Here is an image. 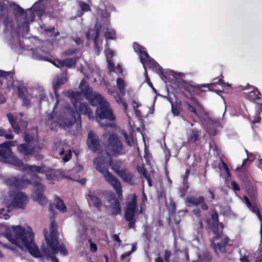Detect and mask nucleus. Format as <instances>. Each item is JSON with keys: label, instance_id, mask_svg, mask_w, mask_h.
Listing matches in <instances>:
<instances>
[{"label": "nucleus", "instance_id": "1", "mask_svg": "<svg viewBox=\"0 0 262 262\" xmlns=\"http://www.w3.org/2000/svg\"><path fill=\"white\" fill-rule=\"evenodd\" d=\"M2 235L21 249L25 248L35 258L45 256L47 259H51L52 262H59L55 256L56 253L44 244L41 246V250H39L35 244L34 234L30 227H28L26 230L20 225L13 226L11 229L2 233Z\"/></svg>", "mask_w": 262, "mask_h": 262}, {"label": "nucleus", "instance_id": "2", "mask_svg": "<svg viewBox=\"0 0 262 262\" xmlns=\"http://www.w3.org/2000/svg\"><path fill=\"white\" fill-rule=\"evenodd\" d=\"M17 162L15 166L23 170L28 171V174L32 178L35 187V191L33 194L34 199L41 206L46 205L47 199L43 193L45 187L41 183V178L37 176L38 173L43 174L46 172V165L43 164L40 166L29 165L24 164L22 160H17Z\"/></svg>", "mask_w": 262, "mask_h": 262}, {"label": "nucleus", "instance_id": "3", "mask_svg": "<svg viewBox=\"0 0 262 262\" xmlns=\"http://www.w3.org/2000/svg\"><path fill=\"white\" fill-rule=\"evenodd\" d=\"M102 138L104 150L108 157H117L125 153L123 143L116 133H104Z\"/></svg>", "mask_w": 262, "mask_h": 262}, {"label": "nucleus", "instance_id": "4", "mask_svg": "<svg viewBox=\"0 0 262 262\" xmlns=\"http://www.w3.org/2000/svg\"><path fill=\"white\" fill-rule=\"evenodd\" d=\"M50 233L48 235V230H43V235L46 241L47 246L50 249L52 250L56 254L60 252L61 254L64 256L68 253L67 249L64 245H59L58 241V227L57 224L55 221H52L50 225Z\"/></svg>", "mask_w": 262, "mask_h": 262}, {"label": "nucleus", "instance_id": "5", "mask_svg": "<svg viewBox=\"0 0 262 262\" xmlns=\"http://www.w3.org/2000/svg\"><path fill=\"white\" fill-rule=\"evenodd\" d=\"M50 233L48 235V230H43V235L46 241L47 246L50 249L52 250L56 254L60 252L61 254L64 256L68 253L67 249L64 245H59L58 241V227L57 224L55 221H52L50 225Z\"/></svg>", "mask_w": 262, "mask_h": 262}, {"label": "nucleus", "instance_id": "6", "mask_svg": "<svg viewBox=\"0 0 262 262\" xmlns=\"http://www.w3.org/2000/svg\"><path fill=\"white\" fill-rule=\"evenodd\" d=\"M97 159L94 163L96 164V169L101 172L106 181L115 190L118 197H122V186L119 180L115 176L111 173L106 166H103V163Z\"/></svg>", "mask_w": 262, "mask_h": 262}, {"label": "nucleus", "instance_id": "7", "mask_svg": "<svg viewBox=\"0 0 262 262\" xmlns=\"http://www.w3.org/2000/svg\"><path fill=\"white\" fill-rule=\"evenodd\" d=\"M16 141L5 142L0 145V160L6 163L11 164L14 166L17 165L18 158L12 151L11 146L17 145Z\"/></svg>", "mask_w": 262, "mask_h": 262}, {"label": "nucleus", "instance_id": "8", "mask_svg": "<svg viewBox=\"0 0 262 262\" xmlns=\"http://www.w3.org/2000/svg\"><path fill=\"white\" fill-rule=\"evenodd\" d=\"M138 210L137 196L135 193L129 194L127 198L126 207L125 210L124 217L128 222L129 228H134L136 223L135 215Z\"/></svg>", "mask_w": 262, "mask_h": 262}, {"label": "nucleus", "instance_id": "9", "mask_svg": "<svg viewBox=\"0 0 262 262\" xmlns=\"http://www.w3.org/2000/svg\"><path fill=\"white\" fill-rule=\"evenodd\" d=\"M96 115L100 119L106 120V122H100L102 127H112L113 123L116 120V117L108 102H105L99 106L96 109Z\"/></svg>", "mask_w": 262, "mask_h": 262}, {"label": "nucleus", "instance_id": "10", "mask_svg": "<svg viewBox=\"0 0 262 262\" xmlns=\"http://www.w3.org/2000/svg\"><path fill=\"white\" fill-rule=\"evenodd\" d=\"M111 193L107 191L100 189L89 190L86 197H89L94 207L96 208L98 211H100L103 203L111 201V199H109V198L112 195Z\"/></svg>", "mask_w": 262, "mask_h": 262}, {"label": "nucleus", "instance_id": "11", "mask_svg": "<svg viewBox=\"0 0 262 262\" xmlns=\"http://www.w3.org/2000/svg\"><path fill=\"white\" fill-rule=\"evenodd\" d=\"M82 82L83 81L81 82L80 84L81 92L93 105H96L98 104L99 106H101V104L102 105L105 102H107L104 100L100 94L94 93L92 89L89 85H82Z\"/></svg>", "mask_w": 262, "mask_h": 262}, {"label": "nucleus", "instance_id": "12", "mask_svg": "<svg viewBox=\"0 0 262 262\" xmlns=\"http://www.w3.org/2000/svg\"><path fill=\"white\" fill-rule=\"evenodd\" d=\"M223 78V75L221 74L219 78H215L213 79L214 82L212 83L193 85L194 92L196 94H202L203 92L207 91H215L214 88L216 84L221 85L222 86H224L226 84Z\"/></svg>", "mask_w": 262, "mask_h": 262}, {"label": "nucleus", "instance_id": "13", "mask_svg": "<svg viewBox=\"0 0 262 262\" xmlns=\"http://www.w3.org/2000/svg\"><path fill=\"white\" fill-rule=\"evenodd\" d=\"M231 241L228 236H225L220 242L215 244H212V248L216 254L219 253L224 254H230L232 251V244L230 243Z\"/></svg>", "mask_w": 262, "mask_h": 262}, {"label": "nucleus", "instance_id": "14", "mask_svg": "<svg viewBox=\"0 0 262 262\" xmlns=\"http://www.w3.org/2000/svg\"><path fill=\"white\" fill-rule=\"evenodd\" d=\"M87 145L89 148L94 152L101 153L103 151L100 140L97 135L90 130L88 133Z\"/></svg>", "mask_w": 262, "mask_h": 262}, {"label": "nucleus", "instance_id": "15", "mask_svg": "<svg viewBox=\"0 0 262 262\" xmlns=\"http://www.w3.org/2000/svg\"><path fill=\"white\" fill-rule=\"evenodd\" d=\"M6 182L8 186L17 190H21L31 183V181L25 177L9 178L6 179Z\"/></svg>", "mask_w": 262, "mask_h": 262}, {"label": "nucleus", "instance_id": "16", "mask_svg": "<svg viewBox=\"0 0 262 262\" xmlns=\"http://www.w3.org/2000/svg\"><path fill=\"white\" fill-rule=\"evenodd\" d=\"M7 116L9 122L15 133L19 134L21 130L25 129L27 128L28 122L26 120L21 118L17 121V117H14L11 113L7 114Z\"/></svg>", "mask_w": 262, "mask_h": 262}, {"label": "nucleus", "instance_id": "17", "mask_svg": "<svg viewBox=\"0 0 262 262\" xmlns=\"http://www.w3.org/2000/svg\"><path fill=\"white\" fill-rule=\"evenodd\" d=\"M205 200V198L203 196H199L198 197L188 196L186 198L185 201L187 206H198L201 205V208L203 210L207 211L209 207Z\"/></svg>", "mask_w": 262, "mask_h": 262}, {"label": "nucleus", "instance_id": "18", "mask_svg": "<svg viewBox=\"0 0 262 262\" xmlns=\"http://www.w3.org/2000/svg\"><path fill=\"white\" fill-rule=\"evenodd\" d=\"M55 201L56 202L55 205L54 206L53 204H50L49 206V211L52 215L51 217L52 219H54L56 215V212L54 210V207L62 213H66L67 212V207L62 199L58 196H56Z\"/></svg>", "mask_w": 262, "mask_h": 262}, {"label": "nucleus", "instance_id": "19", "mask_svg": "<svg viewBox=\"0 0 262 262\" xmlns=\"http://www.w3.org/2000/svg\"><path fill=\"white\" fill-rule=\"evenodd\" d=\"M28 201V197L23 192H18L14 195L12 201V205L17 208H23Z\"/></svg>", "mask_w": 262, "mask_h": 262}, {"label": "nucleus", "instance_id": "20", "mask_svg": "<svg viewBox=\"0 0 262 262\" xmlns=\"http://www.w3.org/2000/svg\"><path fill=\"white\" fill-rule=\"evenodd\" d=\"M55 152L58 153L62 157V160L64 162H68L72 158V152L69 147L64 144H59L55 148Z\"/></svg>", "mask_w": 262, "mask_h": 262}, {"label": "nucleus", "instance_id": "21", "mask_svg": "<svg viewBox=\"0 0 262 262\" xmlns=\"http://www.w3.org/2000/svg\"><path fill=\"white\" fill-rule=\"evenodd\" d=\"M145 59V62H144V68L145 69V72L146 71V68L145 66V64H146L149 68L151 69H158L159 74L161 76H163L166 78L164 74L163 70L162 68L151 57L148 55V57H144Z\"/></svg>", "mask_w": 262, "mask_h": 262}, {"label": "nucleus", "instance_id": "22", "mask_svg": "<svg viewBox=\"0 0 262 262\" xmlns=\"http://www.w3.org/2000/svg\"><path fill=\"white\" fill-rule=\"evenodd\" d=\"M18 152L25 158L26 157L31 156L33 154L35 147L28 143H23L18 145Z\"/></svg>", "mask_w": 262, "mask_h": 262}, {"label": "nucleus", "instance_id": "23", "mask_svg": "<svg viewBox=\"0 0 262 262\" xmlns=\"http://www.w3.org/2000/svg\"><path fill=\"white\" fill-rule=\"evenodd\" d=\"M18 96L23 101L24 106H28L30 105V100L29 95L28 94V91L25 87L18 86L17 87Z\"/></svg>", "mask_w": 262, "mask_h": 262}, {"label": "nucleus", "instance_id": "24", "mask_svg": "<svg viewBox=\"0 0 262 262\" xmlns=\"http://www.w3.org/2000/svg\"><path fill=\"white\" fill-rule=\"evenodd\" d=\"M124 182L128 183L129 184L133 185L134 184V176L132 174L128 168H125L122 169L119 173L117 174Z\"/></svg>", "mask_w": 262, "mask_h": 262}, {"label": "nucleus", "instance_id": "25", "mask_svg": "<svg viewBox=\"0 0 262 262\" xmlns=\"http://www.w3.org/2000/svg\"><path fill=\"white\" fill-rule=\"evenodd\" d=\"M247 86L248 87L247 89L252 88L253 90L247 94L246 99L251 101H255L256 100L260 99L261 93L256 86L251 85L249 84H248Z\"/></svg>", "mask_w": 262, "mask_h": 262}, {"label": "nucleus", "instance_id": "26", "mask_svg": "<svg viewBox=\"0 0 262 262\" xmlns=\"http://www.w3.org/2000/svg\"><path fill=\"white\" fill-rule=\"evenodd\" d=\"M133 48L135 52L139 55L140 62L142 63L143 66H144L145 59L144 57L148 56V54L145 51V48L139 45L138 43L135 42L133 43Z\"/></svg>", "mask_w": 262, "mask_h": 262}, {"label": "nucleus", "instance_id": "27", "mask_svg": "<svg viewBox=\"0 0 262 262\" xmlns=\"http://www.w3.org/2000/svg\"><path fill=\"white\" fill-rule=\"evenodd\" d=\"M77 112L79 114H84L87 115L89 118H93V113L91 108L85 103H81L79 106H76Z\"/></svg>", "mask_w": 262, "mask_h": 262}, {"label": "nucleus", "instance_id": "28", "mask_svg": "<svg viewBox=\"0 0 262 262\" xmlns=\"http://www.w3.org/2000/svg\"><path fill=\"white\" fill-rule=\"evenodd\" d=\"M111 195H111V196L109 198V199H111V201L112 200L114 201V203L112 205V214H120L121 212V207L120 202L117 199L115 198L114 194L111 193Z\"/></svg>", "mask_w": 262, "mask_h": 262}, {"label": "nucleus", "instance_id": "29", "mask_svg": "<svg viewBox=\"0 0 262 262\" xmlns=\"http://www.w3.org/2000/svg\"><path fill=\"white\" fill-rule=\"evenodd\" d=\"M101 28V25L98 26L97 25H96L94 30V33L92 35V38L94 43V48L95 50H97L98 51H99V50L98 38L100 33Z\"/></svg>", "mask_w": 262, "mask_h": 262}, {"label": "nucleus", "instance_id": "30", "mask_svg": "<svg viewBox=\"0 0 262 262\" xmlns=\"http://www.w3.org/2000/svg\"><path fill=\"white\" fill-rule=\"evenodd\" d=\"M251 211L254 212L257 216L260 222V239L261 242H262V215L260 213V210L258 207V205L256 203L251 204V207H248Z\"/></svg>", "mask_w": 262, "mask_h": 262}, {"label": "nucleus", "instance_id": "31", "mask_svg": "<svg viewBox=\"0 0 262 262\" xmlns=\"http://www.w3.org/2000/svg\"><path fill=\"white\" fill-rule=\"evenodd\" d=\"M67 93L68 96L71 98L74 108H76L81 96L80 93L77 91H69Z\"/></svg>", "mask_w": 262, "mask_h": 262}, {"label": "nucleus", "instance_id": "32", "mask_svg": "<svg viewBox=\"0 0 262 262\" xmlns=\"http://www.w3.org/2000/svg\"><path fill=\"white\" fill-rule=\"evenodd\" d=\"M169 101L170 102L171 105V112L176 116H179L180 114V110L181 108V102L180 100L177 99L175 103H174L172 99L170 98H168Z\"/></svg>", "mask_w": 262, "mask_h": 262}, {"label": "nucleus", "instance_id": "33", "mask_svg": "<svg viewBox=\"0 0 262 262\" xmlns=\"http://www.w3.org/2000/svg\"><path fill=\"white\" fill-rule=\"evenodd\" d=\"M108 165L117 174H118L121 170L120 169L121 161L120 160L114 161L112 158H110L108 160Z\"/></svg>", "mask_w": 262, "mask_h": 262}, {"label": "nucleus", "instance_id": "34", "mask_svg": "<svg viewBox=\"0 0 262 262\" xmlns=\"http://www.w3.org/2000/svg\"><path fill=\"white\" fill-rule=\"evenodd\" d=\"M78 57H74L73 58H66L62 61L63 67H66L68 68H74L76 67L77 61Z\"/></svg>", "mask_w": 262, "mask_h": 262}, {"label": "nucleus", "instance_id": "35", "mask_svg": "<svg viewBox=\"0 0 262 262\" xmlns=\"http://www.w3.org/2000/svg\"><path fill=\"white\" fill-rule=\"evenodd\" d=\"M207 226L214 235V239L217 240L221 237L222 232H219V224H207Z\"/></svg>", "mask_w": 262, "mask_h": 262}, {"label": "nucleus", "instance_id": "36", "mask_svg": "<svg viewBox=\"0 0 262 262\" xmlns=\"http://www.w3.org/2000/svg\"><path fill=\"white\" fill-rule=\"evenodd\" d=\"M42 0H39L33 5L32 9L34 12H37L40 14L44 12L45 10L42 4Z\"/></svg>", "mask_w": 262, "mask_h": 262}, {"label": "nucleus", "instance_id": "37", "mask_svg": "<svg viewBox=\"0 0 262 262\" xmlns=\"http://www.w3.org/2000/svg\"><path fill=\"white\" fill-rule=\"evenodd\" d=\"M199 137V132L196 129H192L191 134L188 138L189 143H195Z\"/></svg>", "mask_w": 262, "mask_h": 262}, {"label": "nucleus", "instance_id": "38", "mask_svg": "<svg viewBox=\"0 0 262 262\" xmlns=\"http://www.w3.org/2000/svg\"><path fill=\"white\" fill-rule=\"evenodd\" d=\"M64 83V80L61 77L58 78L53 83V89L54 94L57 97V91L60 88L62 84Z\"/></svg>", "mask_w": 262, "mask_h": 262}, {"label": "nucleus", "instance_id": "39", "mask_svg": "<svg viewBox=\"0 0 262 262\" xmlns=\"http://www.w3.org/2000/svg\"><path fill=\"white\" fill-rule=\"evenodd\" d=\"M117 85L122 96L125 94L124 80L121 78L117 79Z\"/></svg>", "mask_w": 262, "mask_h": 262}, {"label": "nucleus", "instance_id": "40", "mask_svg": "<svg viewBox=\"0 0 262 262\" xmlns=\"http://www.w3.org/2000/svg\"><path fill=\"white\" fill-rule=\"evenodd\" d=\"M116 31L112 29L106 28L104 37L106 39H115L116 38Z\"/></svg>", "mask_w": 262, "mask_h": 262}, {"label": "nucleus", "instance_id": "41", "mask_svg": "<svg viewBox=\"0 0 262 262\" xmlns=\"http://www.w3.org/2000/svg\"><path fill=\"white\" fill-rule=\"evenodd\" d=\"M195 84L196 85L198 84L192 81H190L189 83L186 82L183 85V88L185 91L189 92H192L195 95H200L201 94H196L194 92V88L193 87V85H195Z\"/></svg>", "mask_w": 262, "mask_h": 262}, {"label": "nucleus", "instance_id": "42", "mask_svg": "<svg viewBox=\"0 0 262 262\" xmlns=\"http://www.w3.org/2000/svg\"><path fill=\"white\" fill-rule=\"evenodd\" d=\"M211 220L207 219L206 222L207 224H219V215L216 211L212 213L211 215Z\"/></svg>", "mask_w": 262, "mask_h": 262}, {"label": "nucleus", "instance_id": "43", "mask_svg": "<svg viewBox=\"0 0 262 262\" xmlns=\"http://www.w3.org/2000/svg\"><path fill=\"white\" fill-rule=\"evenodd\" d=\"M188 188H189L188 183H185L183 182V186L180 187L179 188V190L180 196L181 198L184 197L186 195Z\"/></svg>", "mask_w": 262, "mask_h": 262}, {"label": "nucleus", "instance_id": "44", "mask_svg": "<svg viewBox=\"0 0 262 262\" xmlns=\"http://www.w3.org/2000/svg\"><path fill=\"white\" fill-rule=\"evenodd\" d=\"M78 4L82 12H84L91 11V9L89 4L82 1H79Z\"/></svg>", "mask_w": 262, "mask_h": 262}, {"label": "nucleus", "instance_id": "45", "mask_svg": "<svg viewBox=\"0 0 262 262\" xmlns=\"http://www.w3.org/2000/svg\"><path fill=\"white\" fill-rule=\"evenodd\" d=\"M151 228L147 226L145 228V231L143 233V236L144 237L148 242H150L151 235L150 233Z\"/></svg>", "mask_w": 262, "mask_h": 262}, {"label": "nucleus", "instance_id": "46", "mask_svg": "<svg viewBox=\"0 0 262 262\" xmlns=\"http://www.w3.org/2000/svg\"><path fill=\"white\" fill-rule=\"evenodd\" d=\"M184 103V106L189 112L193 113L197 116H198V113L196 111L195 108L192 106L189 102L185 101Z\"/></svg>", "mask_w": 262, "mask_h": 262}, {"label": "nucleus", "instance_id": "47", "mask_svg": "<svg viewBox=\"0 0 262 262\" xmlns=\"http://www.w3.org/2000/svg\"><path fill=\"white\" fill-rule=\"evenodd\" d=\"M123 135L125 138L126 143L129 146H132L134 145L133 136L131 135L130 136H129L128 134L125 132L123 133Z\"/></svg>", "mask_w": 262, "mask_h": 262}, {"label": "nucleus", "instance_id": "48", "mask_svg": "<svg viewBox=\"0 0 262 262\" xmlns=\"http://www.w3.org/2000/svg\"><path fill=\"white\" fill-rule=\"evenodd\" d=\"M14 13L15 15H19V16L23 15L24 14L26 15V13L24 9L19 5H16V7L14 8Z\"/></svg>", "mask_w": 262, "mask_h": 262}, {"label": "nucleus", "instance_id": "49", "mask_svg": "<svg viewBox=\"0 0 262 262\" xmlns=\"http://www.w3.org/2000/svg\"><path fill=\"white\" fill-rule=\"evenodd\" d=\"M52 169L48 168L46 169V172L44 173L46 174V178L48 180H52L54 177V174L51 173Z\"/></svg>", "mask_w": 262, "mask_h": 262}, {"label": "nucleus", "instance_id": "50", "mask_svg": "<svg viewBox=\"0 0 262 262\" xmlns=\"http://www.w3.org/2000/svg\"><path fill=\"white\" fill-rule=\"evenodd\" d=\"M24 140L26 142V143L30 144L34 140V136L26 133L24 136Z\"/></svg>", "mask_w": 262, "mask_h": 262}, {"label": "nucleus", "instance_id": "51", "mask_svg": "<svg viewBox=\"0 0 262 262\" xmlns=\"http://www.w3.org/2000/svg\"><path fill=\"white\" fill-rule=\"evenodd\" d=\"M220 161H221V163L222 164L223 168L224 169V170L226 171V174L227 175V177H231L230 170H229V168L228 167L227 164L224 161V160L222 159H220Z\"/></svg>", "mask_w": 262, "mask_h": 262}, {"label": "nucleus", "instance_id": "52", "mask_svg": "<svg viewBox=\"0 0 262 262\" xmlns=\"http://www.w3.org/2000/svg\"><path fill=\"white\" fill-rule=\"evenodd\" d=\"M171 255V252L169 250H165L164 251V262H169L170 257Z\"/></svg>", "mask_w": 262, "mask_h": 262}, {"label": "nucleus", "instance_id": "53", "mask_svg": "<svg viewBox=\"0 0 262 262\" xmlns=\"http://www.w3.org/2000/svg\"><path fill=\"white\" fill-rule=\"evenodd\" d=\"M10 217V216L6 212L4 208L0 209V218H4L5 220H7Z\"/></svg>", "mask_w": 262, "mask_h": 262}, {"label": "nucleus", "instance_id": "54", "mask_svg": "<svg viewBox=\"0 0 262 262\" xmlns=\"http://www.w3.org/2000/svg\"><path fill=\"white\" fill-rule=\"evenodd\" d=\"M76 122V117L75 113L73 112V114L71 115V120L68 122H65L66 125L70 126L73 125Z\"/></svg>", "mask_w": 262, "mask_h": 262}, {"label": "nucleus", "instance_id": "55", "mask_svg": "<svg viewBox=\"0 0 262 262\" xmlns=\"http://www.w3.org/2000/svg\"><path fill=\"white\" fill-rule=\"evenodd\" d=\"M231 185L232 186V189L234 191H237L240 190V186L236 182H235L234 181H232L231 182Z\"/></svg>", "mask_w": 262, "mask_h": 262}, {"label": "nucleus", "instance_id": "56", "mask_svg": "<svg viewBox=\"0 0 262 262\" xmlns=\"http://www.w3.org/2000/svg\"><path fill=\"white\" fill-rule=\"evenodd\" d=\"M190 172V170L189 169H187L186 170L184 176H183V182L185 183H188V177Z\"/></svg>", "mask_w": 262, "mask_h": 262}, {"label": "nucleus", "instance_id": "57", "mask_svg": "<svg viewBox=\"0 0 262 262\" xmlns=\"http://www.w3.org/2000/svg\"><path fill=\"white\" fill-rule=\"evenodd\" d=\"M145 74L146 75V80L147 81V82L148 84V85L152 88V90L155 92H157V90L153 86V84L152 83H151V82L150 81V79L147 75V71H145Z\"/></svg>", "mask_w": 262, "mask_h": 262}, {"label": "nucleus", "instance_id": "58", "mask_svg": "<svg viewBox=\"0 0 262 262\" xmlns=\"http://www.w3.org/2000/svg\"><path fill=\"white\" fill-rule=\"evenodd\" d=\"M261 120V117L260 116V114H256L255 113V116H254L253 119L252 120V123L253 124L258 123L260 122Z\"/></svg>", "mask_w": 262, "mask_h": 262}, {"label": "nucleus", "instance_id": "59", "mask_svg": "<svg viewBox=\"0 0 262 262\" xmlns=\"http://www.w3.org/2000/svg\"><path fill=\"white\" fill-rule=\"evenodd\" d=\"M76 53V49H68V50H66L64 52V55H66V56H70V55H73V54H75Z\"/></svg>", "mask_w": 262, "mask_h": 262}, {"label": "nucleus", "instance_id": "60", "mask_svg": "<svg viewBox=\"0 0 262 262\" xmlns=\"http://www.w3.org/2000/svg\"><path fill=\"white\" fill-rule=\"evenodd\" d=\"M170 214H172L173 213H175L176 211V204L172 201L170 203Z\"/></svg>", "mask_w": 262, "mask_h": 262}, {"label": "nucleus", "instance_id": "61", "mask_svg": "<svg viewBox=\"0 0 262 262\" xmlns=\"http://www.w3.org/2000/svg\"><path fill=\"white\" fill-rule=\"evenodd\" d=\"M255 113L256 114H260L262 112V103H258L255 106Z\"/></svg>", "mask_w": 262, "mask_h": 262}, {"label": "nucleus", "instance_id": "62", "mask_svg": "<svg viewBox=\"0 0 262 262\" xmlns=\"http://www.w3.org/2000/svg\"><path fill=\"white\" fill-rule=\"evenodd\" d=\"M255 261L254 262H261L262 261V254L259 253L258 254H255L254 256Z\"/></svg>", "mask_w": 262, "mask_h": 262}, {"label": "nucleus", "instance_id": "63", "mask_svg": "<svg viewBox=\"0 0 262 262\" xmlns=\"http://www.w3.org/2000/svg\"><path fill=\"white\" fill-rule=\"evenodd\" d=\"M105 53L107 58H112L114 55V52L109 48H107L105 50Z\"/></svg>", "mask_w": 262, "mask_h": 262}, {"label": "nucleus", "instance_id": "64", "mask_svg": "<svg viewBox=\"0 0 262 262\" xmlns=\"http://www.w3.org/2000/svg\"><path fill=\"white\" fill-rule=\"evenodd\" d=\"M138 171L140 173L142 174L144 177L145 176H147V174H148V173H147V171L146 169H145V168H143H143H140V167H139V168H138Z\"/></svg>", "mask_w": 262, "mask_h": 262}]
</instances>
